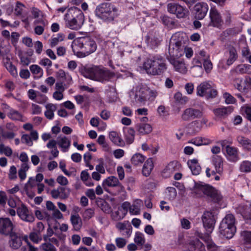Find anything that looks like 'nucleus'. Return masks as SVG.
I'll list each match as a JSON object with an SVG mask.
<instances>
[{"label":"nucleus","instance_id":"1","mask_svg":"<svg viewBox=\"0 0 251 251\" xmlns=\"http://www.w3.org/2000/svg\"><path fill=\"white\" fill-rule=\"evenodd\" d=\"M188 38L185 33L177 32L171 38L169 46L168 58H179L184 54L186 44H188Z\"/></svg>","mask_w":251,"mask_h":251},{"label":"nucleus","instance_id":"2","mask_svg":"<svg viewBox=\"0 0 251 251\" xmlns=\"http://www.w3.org/2000/svg\"><path fill=\"white\" fill-rule=\"evenodd\" d=\"M143 69L149 75H160L167 69V65L165 58L156 55L147 58L143 64Z\"/></svg>","mask_w":251,"mask_h":251},{"label":"nucleus","instance_id":"3","mask_svg":"<svg viewBox=\"0 0 251 251\" xmlns=\"http://www.w3.org/2000/svg\"><path fill=\"white\" fill-rule=\"evenodd\" d=\"M66 26L72 30H78L84 22V16L81 10L75 7L69 8L64 16Z\"/></svg>","mask_w":251,"mask_h":251},{"label":"nucleus","instance_id":"4","mask_svg":"<svg viewBox=\"0 0 251 251\" xmlns=\"http://www.w3.org/2000/svg\"><path fill=\"white\" fill-rule=\"evenodd\" d=\"M79 70L85 77L100 82L107 81L113 76V75L109 71L101 69L98 67L87 69L82 68Z\"/></svg>","mask_w":251,"mask_h":251},{"label":"nucleus","instance_id":"5","mask_svg":"<svg viewBox=\"0 0 251 251\" xmlns=\"http://www.w3.org/2000/svg\"><path fill=\"white\" fill-rule=\"evenodd\" d=\"M117 8L110 3L104 2L98 5L95 10L97 17L104 21H113L117 16Z\"/></svg>","mask_w":251,"mask_h":251},{"label":"nucleus","instance_id":"6","mask_svg":"<svg viewBox=\"0 0 251 251\" xmlns=\"http://www.w3.org/2000/svg\"><path fill=\"white\" fill-rule=\"evenodd\" d=\"M235 222V219L233 215H226L221 222L219 226L220 234L226 238H232L236 231Z\"/></svg>","mask_w":251,"mask_h":251},{"label":"nucleus","instance_id":"7","mask_svg":"<svg viewBox=\"0 0 251 251\" xmlns=\"http://www.w3.org/2000/svg\"><path fill=\"white\" fill-rule=\"evenodd\" d=\"M196 92L197 96L205 97L206 99L215 98L218 94L217 91L209 81L201 83L196 88Z\"/></svg>","mask_w":251,"mask_h":251},{"label":"nucleus","instance_id":"8","mask_svg":"<svg viewBox=\"0 0 251 251\" xmlns=\"http://www.w3.org/2000/svg\"><path fill=\"white\" fill-rule=\"evenodd\" d=\"M197 189L198 191L210 198L215 202H219L222 199L220 193L212 186L207 184H199L197 185Z\"/></svg>","mask_w":251,"mask_h":251},{"label":"nucleus","instance_id":"9","mask_svg":"<svg viewBox=\"0 0 251 251\" xmlns=\"http://www.w3.org/2000/svg\"><path fill=\"white\" fill-rule=\"evenodd\" d=\"M203 112L198 109L189 107L184 110L181 114V119L184 122H189L202 117Z\"/></svg>","mask_w":251,"mask_h":251},{"label":"nucleus","instance_id":"10","mask_svg":"<svg viewBox=\"0 0 251 251\" xmlns=\"http://www.w3.org/2000/svg\"><path fill=\"white\" fill-rule=\"evenodd\" d=\"M168 11L173 14L175 15L178 18H183L186 17L188 13V10L180 4L170 2L167 4Z\"/></svg>","mask_w":251,"mask_h":251},{"label":"nucleus","instance_id":"11","mask_svg":"<svg viewBox=\"0 0 251 251\" xmlns=\"http://www.w3.org/2000/svg\"><path fill=\"white\" fill-rule=\"evenodd\" d=\"M79 44L82 50L86 52V55L94 52L97 48L95 41L89 37L81 39Z\"/></svg>","mask_w":251,"mask_h":251},{"label":"nucleus","instance_id":"12","mask_svg":"<svg viewBox=\"0 0 251 251\" xmlns=\"http://www.w3.org/2000/svg\"><path fill=\"white\" fill-rule=\"evenodd\" d=\"M15 226L8 218H0V234L8 236L12 233Z\"/></svg>","mask_w":251,"mask_h":251},{"label":"nucleus","instance_id":"13","mask_svg":"<svg viewBox=\"0 0 251 251\" xmlns=\"http://www.w3.org/2000/svg\"><path fill=\"white\" fill-rule=\"evenodd\" d=\"M203 226L206 231L211 233L215 223V218L213 213L211 211L204 212L202 217Z\"/></svg>","mask_w":251,"mask_h":251},{"label":"nucleus","instance_id":"14","mask_svg":"<svg viewBox=\"0 0 251 251\" xmlns=\"http://www.w3.org/2000/svg\"><path fill=\"white\" fill-rule=\"evenodd\" d=\"M9 240L8 244L11 249L17 250L22 246L23 243V236L22 234L14 231L9 234Z\"/></svg>","mask_w":251,"mask_h":251},{"label":"nucleus","instance_id":"15","mask_svg":"<svg viewBox=\"0 0 251 251\" xmlns=\"http://www.w3.org/2000/svg\"><path fill=\"white\" fill-rule=\"evenodd\" d=\"M208 6L205 2H199L194 7V14L196 19H203L206 16L208 10Z\"/></svg>","mask_w":251,"mask_h":251},{"label":"nucleus","instance_id":"16","mask_svg":"<svg viewBox=\"0 0 251 251\" xmlns=\"http://www.w3.org/2000/svg\"><path fill=\"white\" fill-rule=\"evenodd\" d=\"M147 89L146 85L140 84L135 89L134 99L136 102L144 103L147 100Z\"/></svg>","mask_w":251,"mask_h":251},{"label":"nucleus","instance_id":"17","mask_svg":"<svg viewBox=\"0 0 251 251\" xmlns=\"http://www.w3.org/2000/svg\"><path fill=\"white\" fill-rule=\"evenodd\" d=\"M210 22L209 25L215 27H218L223 22L220 12L215 7H211L209 12Z\"/></svg>","mask_w":251,"mask_h":251},{"label":"nucleus","instance_id":"18","mask_svg":"<svg viewBox=\"0 0 251 251\" xmlns=\"http://www.w3.org/2000/svg\"><path fill=\"white\" fill-rule=\"evenodd\" d=\"M17 212L18 216L22 220L29 223H32L34 221L33 215L29 213L28 209L25 205L19 207Z\"/></svg>","mask_w":251,"mask_h":251},{"label":"nucleus","instance_id":"19","mask_svg":"<svg viewBox=\"0 0 251 251\" xmlns=\"http://www.w3.org/2000/svg\"><path fill=\"white\" fill-rule=\"evenodd\" d=\"M233 107L232 106L221 107L213 109V112L215 115L221 119H225L228 115L232 113Z\"/></svg>","mask_w":251,"mask_h":251},{"label":"nucleus","instance_id":"20","mask_svg":"<svg viewBox=\"0 0 251 251\" xmlns=\"http://www.w3.org/2000/svg\"><path fill=\"white\" fill-rule=\"evenodd\" d=\"M178 58H168L170 63L174 66L176 71L181 73L187 72L186 67L184 62Z\"/></svg>","mask_w":251,"mask_h":251},{"label":"nucleus","instance_id":"21","mask_svg":"<svg viewBox=\"0 0 251 251\" xmlns=\"http://www.w3.org/2000/svg\"><path fill=\"white\" fill-rule=\"evenodd\" d=\"M227 52L228 55L226 64L227 66H230L238 58V55L236 48L233 45H229L227 47Z\"/></svg>","mask_w":251,"mask_h":251},{"label":"nucleus","instance_id":"22","mask_svg":"<svg viewBox=\"0 0 251 251\" xmlns=\"http://www.w3.org/2000/svg\"><path fill=\"white\" fill-rule=\"evenodd\" d=\"M116 227L120 231L125 230L123 235L128 238L130 236L132 227L128 221H124L123 223L119 222L116 225Z\"/></svg>","mask_w":251,"mask_h":251},{"label":"nucleus","instance_id":"23","mask_svg":"<svg viewBox=\"0 0 251 251\" xmlns=\"http://www.w3.org/2000/svg\"><path fill=\"white\" fill-rule=\"evenodd\" d=\"M226 151L229 160L236 161L238 159V150L237 148L226 146Z\"/></svg>","mask_w":251,"mask_h":251},{"label":"nucleus","instance_id":"24","mask_svg":"<svg viewBox=\"0 0 251 251\" xmlns=\"http://www.w3.org/2000/svg\"><path fill=\"white\" fill-rule=\"evenodd\" d=\"M212 163L215 167L218 174H220L223 171V158L219 155H213L212 157Z\"/></svg>","mask_w":251,"mask_h":251},{"label":"nucleus","instance_id":"25","mask_svg":"<svg viewBox=\"0 0 251 251\" xmlns=\"http://www.w3.org/2000/svg\"><path fill=\"white\" fill-rule=\"evenodd\" d=\"M187 133L191 135H194L200 131L201 127L199 121L195 120L189 123L187 126Z\"/></svg>","mask_w":251,"mask_h":251},{"label":"nucleus","instance_id":"26","mask_svg":"<svg viewBox=\"0 0 251 251\" xmlns=\"http://www.w3.org/2000/svg\"><path fill=\"white\" fill-rule=\"evenodd\" d=\"M119 180L115 176H110L105 179L102 182V187L103 189L107 191V189L106 188V186L115 187L117 186V184H119Z\"/></svg>","mask_w":251,"mask_h":251},{"label":"nucleus","instance_id":"27","mask_svg":"<svg viewBox=\"0 0 251 251\" xmlns=\"http://www.w3.org/2000/svg\"><path fill=\"white\" fill-rule=\"evenodd\" d=\"M187 164L193 175H198L200 173L201 171V167L197 159L188 160Z\"/></svg>","mask_w":251,"mask_h":251},{"label":"nucleus","instance_id":"28","mask_svg":"<svg viewBox=\"0 0 251 251\" xmlns=\"http://www.w3.org/2000/svg\"><path fill=\"white\" fill-rule=\"evenodd\" d=\"M180 167V164L176 161L170 162L164 169L163 173H167V175H170L175 171L178 170Z\"/></svg>","mask_w":251,"mask_h":251},{"label":"nucleus","instance_id":"29","mask_svg":"<svg viewBox=\"0 0 251 251\" xmlns=\"http://www.w3.org/2000/svg\"><path fill=\"white\" fill-rule=\"evenodd\" d=\"M57 145L61 148L62 151L66 152L70 146L71 141L65 136L58 137L57 139Z\"/></svg>","mask_w":251,"mask_h":251},{"label":"nucleus","instance_id":"30","mask_svg":"<svg viewBox=\"0 0 251 251\" xmlns=\"http://www.w3.org/2000/svg\"><path fill=\"white\" fill-rule=\"evenodd\" d=\"M110 140L115 145L119 146H123L125 143L122 139L119 136L118 133L115 131H111L109 134Z\"/></svg>","mask_w":251,"mask_h":251},{"label":"nucleus","instance_id":"31","mask_svg":"<svg viewBox=\"0 0 251 251\" xmlns=\"http://www.w3.org/2000/svg\"><path fill=\"white\" fill-rule=\"evenodd\" d=\"M190 251H205L204 246L199 240L192 242L189 246Z\"/></svg>","mask_w":251,"mask_h":251},{"label":"nucleus","instance_id":"32","mask_svg":"<svg viewBox=\"0 0 251 251\" xmlns=\"http://www.w3.org/2000/svg\"><path fill=\"white\" fill-rule=\"evenodd\" d=\"M153 168V161L151 158L148 159L144 164L142 173L146 176H149Z\"/></svg>","mask_w":251,"mask_h":251},{"label":"nucleus","instance_id":"33","mask_svg":"<svg viewBox=\"0 0 251 251\" xmlns=\"http://www.w3.org/2000/svg\"><path fill=\"white\" fill-rule=\"evenodd\" d=\"M46 110L45 112V117L49 120H52L54 117V112L57 109L55 104L48 103L46 106Z\"/></svg>","mask_w":251,"mask_h":251},{"label":"nucleus","instance_id":"34","mask_svg":"<svg viewBox=\"0 0 251 251\" xmlns=\"http://www.w3.org/2000/svg\"><path fill=\"white\" fill-rule=\"evenodd\" d=\"M70 220L75 230H78L80 229L82 223L81 219L78 214L72 215Z\"/></svg>","mask_w":251,"mask_h":251},{"label":"nucleus","instance_id":"35","mask_svg":"<svg viewBox=\"0 0 251 251\" xmlns=\"http://www.w3.org/2000/svg\"><path fill=\"white\" fill-rule=\"evenodd\" d=\"M238 142L245 149L251 150V140L243 136H239L237 137Z\"/></svg>","mask_w":251,"mask_h":251},{"label":"nucleus","instance_id":"36","mask_svg":"<svg viewBox=\"0 0 251 251\" xmlns=\"http://www.w3.org/2000/svg\"><path fill=\"white\" fill-rule=\"evenodd\" d=\"M137 129L142 134H149L152 130V127L150 124L144 123L137 125Z\"/></svg>","mask_w":251,"mask_h":251},{"label":"nucleus","instance_id":"37","mask_svg":"<svg viewBox=\"0 0 251 251\" xmlns=\"http://www.w3.org/2000/svg\"><path fill=\"white\" fill-rule=\"evenodd\" d=\"M97 204L104 212L110 213L112 211L111 208L109 204L103 200L100 199V200L97 201Z\"/></svg>","mask_w":251,"mask_h":251},{"label":"nucleus","instance_id":"38","mask_svg":"<svg viewBox=\"0 0 251 251\" xmlns=\"http://www.w3.org/2000/svg\"><path fill=\"white\" fill-rule=\"evenodd\" d=\"M145 160V157L140 153H136L134 154L131 159V161L134 165H138L141 164Z\"/></svg>","mask_w":251,"mask_h":251},{"label":"nucleus","instance_id":"39","mask_svg":"<svg viewBox=\"0 0 251 251\" xmlns=\"http://www.w3.org/2000/svg\"><path fill=\"white\" fill-rule=\"evenodd\" d=\"M251 68V66L246 64L238 65L235 69V72L237 74H243L248 73V70Z\"/></svg>","mask_w":251,"mask_h":251},{"label":"nucleus","instance_id":"40","mask_svg":"<svg viewBox=\"0 0 251 251\" xmlns=\"http://www.w3.org/2000/svg\"><path fill=\"white\" fill-rule=\"evenodd\" d=\"M134 241L138 245H143L145 243V239L143 234L140 232H136Z\"/></svg>","mask_w":251,"mask_h":251},{"label":"nucleus","instance_id":"41","mask_svg":"<svg viewBox=\"0 0 251 251\" xmlns=\"http://www.w3.org/2000/svg\"><path fill=\"white\" fill-rule=\"evenodd\" d=\"M80 178L83 182H85L87 186H91L94 185L93 183L87 182V180H88L89 179H90V177L89 173L86 170L82 171L81 172L80 174Z\"/></svg>","mask_w":251,"mask_h":251},{"label":"nucleus","instance_id":"42","mask_svg":"<svg viewBox=\"0 0 251 251\" xmlns=\"http://www.w3.org/2000/svg\"><path fill=\"white\" fill-rule=\"evenodd\" d=\"M146 40L148 45L152 48L157 47L160 44V40L158 38L155 37L151 38L147 37Z\"/></svg>","mask_w":251,"mask_h":251},{"label":"nucleus","instance_id":"43","mask_svg":"<svg viewBox=\"0 0 251 251\" xmlns=\"http://www.w3.org/2000/svg\"><path fill=\"white\" fill-rule=\"evenodd\" d=\"M29 237L30 240L35 243H38L42 240L41 234L34 230L30 233Z\"/></svg>","mask_w":251,"mask_h":251},{"label":"nucleus","instance_id":"44","mask_svg":"<svg viewBox=\"0 0 251 251\" xmlns=\"http://www.w3.org/2000/svg\"><path fill=\"white\" fill-rule=\"evenodd\" d=\"M241 235L246 245H251V232L243 231L241 232Z\"/></svg>","mask_w":251,"mask_h":251},{"label":"nucleus","instance_id":"45","mask_svg":"<svg viewBox=\"0 0 251 251\" xmlns=\"http://www.w3.org/2000/svg\"><path fill=\"white\" fill-rule=\"evenodd\" d=\"M40 248L43 251H57L54 245L49 242L42 244L40 246Z\"/></svg>","mask_w":251,"mask_h":251},{"label":"nucleus","instance_id":"46","mask_svg":"<svg viewBox=\"0 0 251 251\" xmlns=\"http://www.w3.org/2000/svg\"><path fill=\"white\" fill-rule=\"evenodd\" d=\"M30 70L33 74L42 76L43 74V69L37 65H32L30 66Z\"/></svg>","mask_w":251,"mask_h":251},{"label":"nucleus","instance_id":"47","mask_svg":"<svg viewBox=\"0 0 251 251\" xmlns=\"http://www.w3.org/2000/svg\"><path fill=\"white\" fill-rule=\"evenodd\" d=\"M8 116L13 120H22V115L18 111L16 110H11Z\"/></svg>","mask_w":251,"mask_h":251},{"label":"nucleus","instance_id":"48","mask_svg":"<svg viewBox=\"0 0 251 251\" xmlns=\"http://www.w3.org/2000/svg\"><path fill=\"white\" fill-rule=\"evenodd\" d=\"M240 170L243 172H251V162L248 161H243L240 165Z\"/></svg>","mask_w":251,"mask_h":251},{"label":"nucleus","instance_id":"49","mask_svg":"<svg viewBox=\"0 0 251 251\" xmlns=\"http://www.w3.org/2000/svg\"><path fill=\"white\" fill-rule=\"evenodd\" d=\"M234 81V86L240 92H243L245 91V87L243 86V82L242 79L240 78H236Z\"/></svg>","mask_w":251,"mask_h":251},{"label":"nucleus","instance_id":"50","mask_svg":"<svg viewBox=\"0 0 251 251\" xmlns=\"http://www.w3.org/2000/svg\"><path fill=\"white\" fill-rule=\"evenodd\" d=\"M223 98L227 104H232L235 102V99L229 93L226 92L223 94Z\"/></svg>","mask_w":251,"mask_h":251},{"label":"nucleus","instance_id":"51","mask_svg":"<svg viewBox=\"0 0 251 251\" xmlns=\"http://www.w3.org/2000/svg\"><path fill=\"white\" fill-rule=\"evenodd\" d=\"M59 192L60 195V199H66L69 197V189L65 187L59 186L58 187Z\"/></svg>","mask_w":251,"mask_h":251},{"label":"nucleus","instance_id":"52","mask_svg":"<svg viewBox=\"0 0 251 251\" xmlns=\"http://www.w3.org/2000/svg\"><path fill=\"white\" fill-rule=\"evenodd\" d=\"M168 196L170 200H174L176 196V191L175 188L173 187H168L167 189Z\"/></svg>","mask_w":251,"mask_h":251},{"label":"nucleus","instance_id":"53","mask_svg":"<svg viewBox=\"0 0 251 251\" xmlns=\"http://www.w3.org/2000/svg\"><path fill=\"white\" fill-rule=\"evenodd\" d=\"M115 243L118 248L121 249L125 247L127 243V241L122 237H118L115 239Z\"/></svg>","mask_w":251,"mask_h":251},{"label":"nucleus","instance_id":"54","mask_svg":"<svg viewBox=\"0 0 251 251\" xmlns=\"http://www.w3.org/2000/svg\"><path fill=\"white\" fill-rule=\"evenodd\" d=\"M97 142L104 149L105 151H108L109 147L105 142V136L104 135H100L97 139Z\"/></svg>","mask_w":251,"mask_h":251},{"label":"nucleus","instance_id":"55","mask_svg":"<svg viewBox=\"0 0 251 251\" xmlns=\"http://www.w3.org/2000/svg\"><path fill=\"white\" fill-rule=\"evenodd\" d=\"M202 61L205 71L207 73H209L213 68V65L211 61L210 60L209 58H207Z\"/></svg>","mask_w":251,"mask_h":251},{"label":"nucleus","instance_id":"56","mask_svg":"<svg viewBox=\"0 0 251 251\" xmlns=\"http://www.w3.org/2000/svg\"><path fill=\"white\" fill-rule=\"evenodd\" d=\"M48 98L47 96L40 93H38L35 101L38 103L43 104L46 102Z\"/></svg>","mask_w":251,"mask_h":251},{"label":"nucleus","instance_id":"57","mask_svg":"<svg viewBox=\"0 0 251 251\" xmlns=\"http://www.w3.org/2000/svg\"><path fill=\"white\" fill-rule=\"evenodd\" d=\"M5 67L13 76L16 77L17 75L16 68L12 63L7 64Z\"/></svg>","mask_w":251,"mask_h":251},{"label":"nucleus","instance_id":"58","mask_svg":"<svg viewBox=\"0 0 251 251\" xmlns=\"http://www.w3.org/2000/svg\"><path fill=\"white\" fill-rule=\"evenodd\" d=\"M21 142L23 143L26 144L29 146H31L33 145V142L31 140V137L28 134H24L22 136Z\"/></svg>","mask_w":251,"mask_h":251},{"label":"nucleus","instance_id":"59","mask_svg":"<svg viewBox=\"0 0 251 251\" xmlns=\"http://www.w3.org/2000/svg\"><path fill=\"white\" fill-rule=\"evenodd\" d=\"M189 143L193 144L195 145L199 146L202 145H206V143L204 142L202 139L201 137H197L193 139L188 142Z\"/></svg>","mask_w":251,"mask_h":251},{"label":"nucleus","instance_id":"60","mask_svg":"<svg viewBox=\"0 0 251 251\" xmlns=\"http://www.w3.org/2000/svg\"><path fill=\"white\" fill-rule=\"evenodd\" d=\"M157 95L156 91L151 90L149 87L147 89V99L150 100H153Z\"/></svg>","mask_w":251,"mask_h":251},{"label":"nucleus","instance_id":"61","mask_svg":"<svg viewBox=\"0 0 251 251\" xmlns=\"http://www.w3.org/2000/svg\"><path fill=\"white\" fill-rule=\"evenodd\" d=\"M0 149L7 156H10L12 154V149L9 147H5L3 144L0 145Z\"/></svg>","mask_w":251,"mask_h":251},{"label":"nucleus","instance_id":"62","mask_svg":"<svg viewBox=\"0 0 251 251\" xmlns=\"http://www.w3.org/2000/svg\"><path fill=\"white\" fill-rule=\"evenodd\" d=\"M24 7V5L23 3L19 1H17L15 8V14L17 16L22 15Z\"/></svg>","mask_w":251,"mask_h":251},{"label":"nucleus","instance_id":"63","mask_svg":"<svg viewBox=\"0 0 251 251\" xmlns=\"http://www.w3.org/2000/svg\"><path fill=\"white\" fill-rule=\"evenodd\" d=\"M56 181L62 186H66L68 184L67 178L63 176H59L56 178Z\"/></svg>","mask_w":251,"mask_h":251},{"label":"nucleus","instance_id":"64","mask_svg":"<svg viewBox=\"0 0 251 251\" xmlns=\"http://www.w3.org/2000/svg\"><path fill=\"white\" fill-rule=\"evenodd\" d=\"M17 169L14 166H12L10 168L9 178L10 179H14L17 178Z\"/></svg>","mask_w":251,"mask_h":251}]
</instances>
